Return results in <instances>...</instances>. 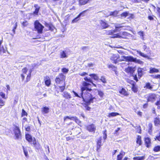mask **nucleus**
<instances>
[{
  "label": "nucleus",
  "mask_w": 160,
  "mask_h": 160,
  "mask_svg": "<svg viewBox=\"0 0 160 160\" xmlns=\"http://www.w3.org/2000/svg\"><path fill=\"white\" fill-rule=\"evenodd\" d=\"M49 108L47 107H44L42 109V112L43 113H47L49 112Z\"/></svg>",
  "instance_id": "f704fd0d"
},
{
  "label": "nucleus",
  "mask_w": 160,
  "mask_h": 160,
  "mask_svg": "<svg viewBox=\"0 0 160 160\" xmlns=\"http://www.w3.org/2000/svg\"><path fill=\"white\" fill-rule=\"evenodd\" d=\"M28 113H27L25 111V110L24 109H22V113H21V116L22 117L24 116H28Z\"/></svg>",
  "instance_id": "a18cd8bd"
},
{
  "label": "nucleus",
  "mask_w": 160,
  "mask_h": 160,
  "mask_svg": "<svg viewBox=\"0 0 160 160\" xmlns=\"http://www.w3.org/2000/svg\"><path fill=\"white\" fill-rule=\"evenodd\" d=\"M159 99L155 102V104L158 106V109H160V96H159Z\"/></svg>",
  "instance_id": "c03bdc74"
},
{
  "label": "nucleus",
  "mask_w": 160,
  "mask_h": 160,
  "mask_svg": "<svg viewBox=\"0 0 160 160\" xmlns=\"http://www.w3.org/2000/svg\"><path fill=\"white\" fill-rule=\"evenodd\" d=\"M62 96L63 98L67 99H69L71 98L70 94L67 92H63Z\"/></svg>",
  "instance_id": "393cba45"
},
{
  "label": "nucleus",
  "mask_w": 160,
  "mask_h": 160,
  "mask_svg": "<svg viewBox=\"0 0 160 160\" xmlns=\"http://www.w3.org/2000/svg\"><path fill=\"white\" fill-rule=\"evenodd\" d=\"M84 80L85 81V82H87L89 83V82H90L95 87H96V85L93 83V81L92 80V79L90 78H88V77H86L84 78Z\"/></svg>",
  "instance_id": "c756f323"
},
{
  "label": "nucleus",
  "mask_w": 160,
  "mask_h": 160,
  "mask_svg": "<svg viewBox=\"0 0 160 160\" xmlns=\"http://www.w3.org/2000/svg\"><path fill=\"white\" fill-rule=\"evenodd\" d=\"M125 152L122 151L118 154L117 157V160H122L123 157L125 155Z\"/></svg>",
  "instance_id": "b1692460"
},
{
  "label": "nucleus",
  "mask_w": 160,
  "mask_h": 160,
  "mask_svg": "<svg viewBox=\"0 0 160 160\" xmlns=\"http://www.w3.org/2000/svg\"><path fill=\"white\" fill-rule=\"evenodd\" d=\"M159 72V69L155 68H150L149 71V73L152 74L154 73H158Z\"/></svg>",
  "instance_id": "cd10ccee"
},
{
  "label": "nucleus",
  "mask_w": 160,
  "mask_h": 160,
  "mask_svg": "<svg viewBox=\"0 0 160 160\" xmlns=\"http://www.w3.org/2000/svg\"><path fill=\"white\" fill-rule=\"evenodd\" d=\"M74 121L80 126L81 127L82 126V122L77 117H76Z\"/></svg>",
  "instance_id": "79ce46f5"
},
{
  "label": "nucleus",
  "mask_w": 160,
  "mask_h": 160,
  "mask_svg": "<svg viewBox=\"0 0 160 160\" xmlns=\"http://www.w3.org/2000/svg\"><path fill=\"white\" fill-rule=\"evenodd\" d=\"M137 132L138 133L141 134L142 133L141 128L140 126L137 127Z\"/></svg>",
  "instance_id": "5fc2aeb1"
},
{
  "label": "nucleus",
  "mask_w": 160,
  "mask_h": 160,
  "mask_svg": "<svg viewBox=\"0 0 160 160\" xmlns=\"http://www.w3.org/2000/svg\"><path fill=\"white\" fill-rule=\"evenodd\" d=\"M153 150L155 152H157L160 151V146L157 145L155 146L153 148Z\"/></svg>",
  "instance_id": "ea45409f"
},
{
  "label": "nucleus",
  "mask_w": 160,
  "mask_h": 160,
  "mask_svg": "<svg viewBox=\"0 0 160 160\" xmlns=\"http://www.w3.org/2000/svg\"><path fill=\"white\" fill-rule=\"evenodd\" d=\"M44 81L45 84L47 86L49 87L51 85V81L49 76H46L44 78Z\"/></svg>",
  "instance_id": "412c9836"
},
{
  "label": "nucleus",
  "mask_w": 160,
  "mask_h": 160,
  "mask_svg": "<svg viewBox=\"0 0 160 160\" xmlns=\"http://www.w3.org/2000/svg\"><path fill=\"white\" fill-rule=\"evenodd\" d=\"M17 22H16L15 24V25H14V27H13V29H12V31L13 32L14 34L15 33V29H16V28L17 27Z\"/></svg>",
  "instance_id": "13d9d810"
},
{
  "label": "nucleus",
  "mask_w": 160,
  "mask_h": 160,
  "mask_svg": "<svg viewBox=\"0 0 160 160\" xmlns=\"http://www.w3.org/2000/svg\"><path fill=\"white\" fill-rule=\"evenodd\" d=\"M31 128L30 126H28L25 128V130L28 132H29Z\"/></svg>",
  "instance_id": "774afa93"
},
{
  "label": "nucleus",
  "mask_w": 160,
  "mask_h": 160,
  "mask_svg": "<svg viewBox=\"0 0 160 160\" xmlns=\"http://www.w3.org/2000/svg\"><path fill=\"white\" fill-rule=\"evenodd\" d=\"M123 26H115L114 30H111L107 31L106 34L108 35L111 36L110 37L112 38H118L119 33L116 32L120 31L119 29L123 27Z\"/></svg>",
  "instance_id": "39448f33"
},
{
  "label": "nucleus",
  "mask_w": 160,
  "mask_h": 160,
  "mask_svg": "<svg viewBox=\"0 0 160 160\" xmlns=\"http://www.w3.org/2000/svg\"><path fill=\"white\" fill-rule=\"evenodd\" d=\"M28 71V69L26 67H24L22 69V74H26Z\"/></svg>",
  "instance_id": "6e6d98bb"
},
{
  "label": "nucleus",
  "mask_w": 160,
  "mask_h": 160,
  "mask_svg": "<svg viewBox=\"0 0 160 160\" xmlns=\"http://www.w3.org/2000/svg\"><path fill=\"white\" fill-rule=\"evenodd\" d=\"M34 28L35 30L38 34H42L43 33V30L44 27L38 21L36 20L34 22Z\"/></svg>",
  "instance_id": "6e6552de"
},
{
  "label": "nucleus",
  "mask_w": 160,
  "mask_h": 160,
  "mask_svg": "<svg viewBox=\"0 0 160 160\" xmlns=\"http://www.w3.org/2000/svg\"><path fill=\"white\" fill-rule=\"evenodd\" d=\"M152 86L153 85H151L149 82H147L145 84L144 86V88L150 90H152L153 88Z\"/></svg>",
  "instance_id": "c85d7f7f"
},
{
  "label": "nucleus",
  "mask_w": 160,
  "mask_h": 160,
  "mask_svg": "<svg viewBox=\"0 0 160 160\" xmlns=\"http://www.w3.org/2000/svg\"><path fill=\"white\" fill-rule=\"evenodd\" d=\"M84 104L85 105L84 107L86 108V110L87 111H89L91 109V108L88 106L89 105H87L86 102H85Z\"/></svg>",
  "instance_id": "bf43d9fd"
},
{
  "label": "nucleus",
  "mask_w": 160,
  "mask_h": 160,
  "mask_svg": "<svg viewBox=\"0 0 160 160\" xmlns=\"http://www.w3.org/2000/svg\"><path fill=\"white\" fill-rule=\"evenodd\" d=\"M107 130H105L103 131V138L104 140H105L107 138Z\"/></svg>",
  "instance_id": "864d4df0"
},
{
  "label": "nucleus",
  "mask_w": 160,
  "mask_h": 160,
  "mask_svg": "<svg viewBox=\"0 0 160 160\" xmlns=\"http://www.w3.org/2000/svg\"><path fill=\"white\" fill-rule=\"evenodd\" d=\"M93 0H78L80 6L92 2Z\"/></svg>",
  "instance_id": "aec40b11"
},
{
  "label": "nucleus",
  "mask_w": 160,
  "mask_h": 160,
  "mask_svg": "<svg viewBox=\"0 0 160 160\" xmlns=\"http://www.w3.org/2000/svg\"><path fill=\"white\" fill-rule=\"evenodd\" d=\"M89 48V47L88 46H83L81 48V49L83 51L86 50Z\"/></svg>",
  "instance_id": "e2e57ef3"
},
{
  "label": "nucleus",
  "mask_w": 160,
  "mask_h": 160,
  "mask_svg": "<svg viewBox=\"0 0 160 160\" xmlns=\"http://www.w3.org/2000/svg\"><path fill=\"white\" fill-rule=\"evenodd\" d=\"M132 76H133V79L134 80H135L136 82H137L138 81V78L137 75L136 74L134 75H133Z\"/></svg>",
  "instance_id": "680f3d73"
},
{
  "label": "nucleus",
  "mask_w": 160,
  "mask_h": 160,
  "mask_svg": "<svg viewBox=\"0 0 160 160\" xmlns=\"http://www.w3.org/2000/svg\"><path fill=\"white\" fill-rule=\"evenodd\" d=\"M79 75L81 76H83L86 75H88V73L85 72H83L82 73H80L79 74Z\"/></svg>",
  "instance_id": "0e129e2a"
},
{
  "label": "nucleus",
  "mask_w": 160,
  "mask_h": 160,
  "mask_svg": "<svg viewBox=\"0 0 160 160\" xmlns=\"http://www.w3.org/2000/svg\"><path fill=\"white\" fill-rule=\"evenodd\" d=\"M100 80L103 83H106V78L104 76H102Z\"/></svg>",
  "instance_id": "4d7b16f0"
},
{
  "label": "nucleus",
  "mask_w": 160,
  "mask_h": 160,
  "mask_svg": "<svg viewBox=\"0 0 160 160\" xmlns=\"http://www.w3.org/2000/svg\"><path fill=\"white\" fill-rule=\"evenodd\" d=\"M7 49L6 48H4L3 47L0 46V53H5L7 51Z\"/></svg>",
  "instance_id": "37998d69"
},
{
  "label": "nucleus",
  "mask_w": 160,
  "mask_h": 160,
  "mask_svg": "<svg viewBox=\"0 0 160 160\" xmlns=\"http://www.w3.org/2000/svg\"><path fill=\"white\" fill-rule=\"evenodd\" d=\"M142 112L139 111L137 112V114L140 117H142Z\"/></svg>",
  "instance_id": "69168bd1"
},
{
  "label": "nucleus",
  "mask_w": 160,
  "mask_h": 160,
  "mask_svg": "<svg viewBox=\"0 0 160 160\" xmlns=\"http://www.w3.org/2000/svg\"><path fill=\"white\" fill-rule=\"evenodd\" d=\"M12 131L14 135V138L16 140L20 139L22 138V132L18 125L13 124Z\"/></svg>",
  "instance_id": "20e7f679"
},
{
  "label": "nucleus",
  "mask_w": 160,
  "mask_h": 160,
  "mask_svg": "<svg viewBox=\"0 0 160 160\" xmlns=\"http://www.w3.org/2000/svg\"><path fill=\"white\" fill-rule=\"evenodd\" d=\"M137 52L138 53V54L140 56L144 58H147V56L146 55H145L142 52H141L140 51H137Z\"/></svg>",
  "instance_id": "8fccbe9b"
},
{
  "label": "nucleus",
  "mask_w": 160,
  "mask_h": 160,
  "mask_svg": "<svg viewBox=\"0 0 160 160\" xmlns=\"http://www.w3.org/2000/svg\"><path fill=\"white\" fill-rule=\"evenodd\" d=\"M61 71L63 73H66L68 72L69 70L67 68H63L62 69Z\"/></svg>",
  "instance_id": "3c124183"
},
{
  "label": "nucleus",
  "mask_w": 160,
  "mask_h": 160,
  "mask_svg": "<svg viewBox=\"0 0 160 160\" xmlns=\"http://www.w3.org/2000/svg\"><path fill=\"white\" fill-rule=\"evenodd\" d=\"M118 13V11L117 10L111 12L110 13L109 16L113 17H116Z\"/></svg>",
  "instance_id": "4c0bfd02"
},
{
  "label": "nucleus",
  "mask_w": 160,
  "mask_h": 160,
  "mask_svg": "<svg viewBox=\"0 0 160 160\" xmlns=\"http://www.w3.org/2000/svg\"><path fill=\"white\" fill-rule=\"evenodd\" d=\"M34 7L35 8V9L34 11L33 12L32 14L34 15H37L38 14L40 8L38 4H34Z\"/></svg>",
  "instance_id": "4be33fe9"
},
{
  "label": "nucleus",
  "mask_w": 160,
  "mask_h": 160,
  "mask_svg": "<svg viewBox=\"0 0 160 160\" xmlns=\"http://www.w3.org/2000/svg\"><path fill=\"white\" fill-rule=\"evenodd\" d=\"M74 131L76 133V134L77 135L80 133L82 131V129L79 127H75V129L74 130Z\"/></svg>",
  "instance_id": "2f4dec72"
},
{
  "label": "nucleus",
  "mask_w": 160,
  "mask_h": 160,
  "mask_svg": "<svg viewBox=\"0 0 160 160\" xmlns=\"http://www.w3.org/2000/svg\"><path fill=\"white\" fill-rule=\"evenodd\" d=\"M90 85V83L85 81H83L82 83V86L80 87L81 92L80 95L74 91H72L76 97L82 98L83 101L86 102V104L88 105H90L91 103H93V100L95 98L92 97L91 93L88 92V91L90 92L92 90L91 88H88V86Z\"/></svg>",
  "instance_id": "f257e3e1"
},
{
  "label": "nucleus",
  "mask_w": 160,
  "mask_h": 160,
  "mask_svg": "<svg viewBox=\"0 0 160 160\" xmlns=\"http://www.w3.org/2000/svg\"><path fill=\"white\" fill-rule=\"evenodd\" d=\"M32 70H30L29 71V72L26 78V80L25 81V82L26 83L30 81L31 76Z\"/></svg>",
  "instance_id": "473e14b6"
},
{
  "label": "nucleus",
  "mask_w": 160,
  "mask_h": 160,
  "mask_svg": "<svg viewBox=\"0 0 160 160\" xmlns=\"http://www.w3.org/2000/svg\"><path fill=\"white\" fill-rule=\"evenodd\" d=\"M152 76H153L152 77V78H153L155 79H159V80H160V74H158L157 75H155L154 76L152 75Z\"/></svg>",
  "instance_id": "052dcab7"
},
{
  "label": "nucleus",
  "mask_w": 160,
  "mask_h": 160,
  "mask_svg": "<svg viewBox=\"0 0 160 160\" xmlns=\"http://www.w3.org/2000/svg\"><path fill=\"white\" fill-rule=\"evenodd\" d=\"M119 93L122 97L128 96L129 95V93L128 91L123 88H122L119 91Z\"/></svg>",
  "instance_id": "2eb2a0df"
},
{
  "label": "nucleus",
  "mask_w": 160,
  "mask_h": 160,
  "mask_svg": "<svg viewBox=\"0 0 160 160\" xmlns=\"http://www.w3.org/2000/svg\"><path fill=\"white\" fill-rule=\"evenodd\" d=\"M44 25L45 26L48 28V30L51 31H53L55 28V27L52 24H48L47 22H45Z\"/></svg>",
  "instance_id": "a878e982"
},
{
  "label": "nucleus",
  "mask_w": 160,
  "mask_h": 160,
  "mask_svg": "<svg viewBox=\"0 0 160 160\" xmlns=\"http://www.w3.org/2000/svg\"><path fill=\"white\" fill-rule=\"evenodd\" d=\"M25 137L26 140L32 145L36 149L38 150L41 148V146L40 144L37 142L35 137H32L31 135L28 133L26 134Z\"/></svg>",
  "instance_id": "7ed1b4c3"
},
{
  "label": "nucleus",
  "mask_w": 160,
  "mask_h": 160,
  "mask_svg": "<svg viewBox=\"0 0 160 160\" xmlns=\"http://www.w3.org/2000/svg\"><path fill=\"white\" fill-rule=\"evenodd\" d=\"M89 75L95 80L98 81L99 79V77L96 74L94 73L90 74Z\"/></svg>",
  "instance_id": "72a5a7b5"
},
{
  "label": "nucleus",
  "mask_w": 160,
  "mask_h": 160,
  "mask_svg": "<svg viewBox=\"0 0 160 160\" xmlns=\"http://www.w3.org/2000/svg\"><path fill=\"white\" fill-rule=\"evenodd\" d=\"M88 10V9H87L80 12L76 17L75 18L72 20V23H73L77 22L79 20V19H78V18L81 16H84L85 15L84 14V12L87 11Z\"/></svg>",
  "instance_id": "a211bd4d"
},
{
  "label": "nucleus",
  "mask_w": 160,
  "mask_h": 160,
  "mask_svg": "<svg viewBox=\"0 0 160 160\" xmlns=\"http://www.w3.org/2000/svg\"><path fill=\"white\" fill-rule=\"evenodd\" d=\"M23 149L25 155L26 157H28V152L26 148L23 147Z\"/></svg>",
  "instance_id": "09e8293b"
},
{
  "label": "nucleus",
  "mask_w": 160,
  "mask_h": 160,
  "mask_svg": "<svg viewBox=\"0 0 160 160\" xmlns=\"http://www.w3.org/2000/svg\"><path fill=\"white\" fill-rule=\"evenodd\" d=\"M127 82L129 84L128 85L131 89L132 91L134 93H137L139 91V88L136 83L133 80L127 79Z\"/></svg>",
  "instance_id": "423d86ee"
},
{
  "label": "nucleus",
  "mask_w": 160,
  "mask_h": 160,
  "mask_svg": "<svg viewBox=\"0 0 160 160\" xmlns=\"http://www.w3.org/2000/svg\"><path fill=\"white\" fill-rule=\"evenodd\" d=\"M128 15V12H122L121 14V17L126 18Z\"/></svg>",
  "instance_id": "49530a36"
},
{
  "label": "nucleus",
  "mask_w": 160,
  "mask_h": 160,
  "mask_svg": "<svg viewBox=\"0 0 160 160\" xmlns=\"http://www.w3.org/2000/svg\"><path fill=\"white\" fill-rule=\"evenodd\" d=\"M132 35L125 31L119 32L118 38L127 39L129 37H131Z\"/></svg>",
  "instance_id": "1a4fd4ad"
},
{
  "label": "nucleus",
  "mask_w": 160,
  "mask_h": 160,
  "mask_svg": "<svg viewBox=\"0 0 160 160\" xmlns=\"http://www.w3.org/2000/svg\"><path fill=\"white\" fill-rule=\"evenodd\" d=\"M86 129L89 132H95L96 130V128L93 124H91L87 125L86 127Z\"/></svg>",
  "instance_id": "f3484780"
},
{
  "label": "nucleus",
  "mask_w": 160,
  "mask_h": 160,
  "mask_svg": "<svg viewBox=\"0 0 160 160\" xmlns=\"http://www.w3.org/2000/svg\"><path fill=\"white\" fill-rule=\"evenodd\" d=\"M102 144V138L100 137L97 142V149H99L100 148Z\"/></svg>",
  "instance_id": "bb28decb"
},
{
  "label": "nucleus",
  "mask_w": 160,
  "mask_h": 160,
  "mask_svg": "<svg viewBox=\"0 0 160 160\" xmlns=\"http://www.w3.org/2000/svg\"><path fill=\"white\" fill-rule=\"evenodd\" d=\"M66 76L63 73H60L57 76L55 79L57 86L54 85L56 91L58 93L59 91L62 92L66 87Z\"/></svg>",
  "instance_id": "f03ea898"
},
{
  "label": "nucleus",
  "mask_w": 160,
  "mask_h": 160,
  "mask_svg": "<svg viewBox=\"0 0 160 160\" xmlns=\"http://www.w3.org/2000/svg\"><path fill=\"white\" fill-rule=\"evenodd\" d=\"M136 143L137 144L138 146H141L142 143V137L139 135H138L137 136L136 138Z\"/></svg>",
  "instance_id": "5701e85b"
},
{
  "label": "nucleus",
  "mask_w": 160,
  "mask_h": 160,
  "mask_svg": "<svg viewBox=\"0 0 160 160\" xmlns=\"http://www.w3.org/2000/svg\"><path fill=\"white\" fill-rule=\"evenodd\" d=\"M138 34L141 36H142V37H143L144 33H143V31H140V32H138Z\"/></svg>",
  "instance_id": "338daca9"
},
{
  "label": "nucleus",
  "mask_w": 160,
  "mask_h": 160,
  "mask_svg": "<svg viewBox=\"0 0 160 160\" xmlns=\"http://www.w3.org/2000/svg\"><path fill=\"white\" fill-rule=\"evenodd\" d=\"M120 114L117 112H112L111 113H109L107 116L108 118L111 117H115L117 115H120Z\"/></svg>",
  "instance_id": "7c9ffc66"
},
{
  "label": "nucleus",
  "mask_w": 160,
  "mask_h": 160,
  "mask_svg": "<svg viewBox=\"0 0 160 160\" xmlns=\"http://www.w3.org/2000/svg\"><path fill=\"white\" fill-rule=\"evenodd\" d=\"M143 139L145 146L148 148L150 147L152 145L151 138L148 137H145Z\"/></svg>",
  "instance_id": "ddd939ff"
},
{
  "label": "nucleus",
  "mask_w": 160,
  "mask_h": 160,
  "mask_svg": "<svg viewBox=\"0 0 160 160\" xmlns=\"http://www.w3.org/2000/svg\"><path fill=\"white\" fill-rule=\"evenodd\" d=\"M0 96L2 98L4 99H6V98L5 94L2 92H0Z\"/></svg>",
  "instance_id": "603ef678"
},
{
  "label": "nucleus",
  "mask_w": 160,
  "mask_h": 160,
  "mask_svg": "<svg viewBox=\"0 0 160 160\" xmlns=\"http://www.w3.org/2000/svg\"><path fill=\"white\" fill-rule=\"evenodd\" d=\"M152 124L151 123H149L148 124V132L151 134L152 132Z\"/></svg>",
  "instance_id": "58836bf2"
},
{
  "label": "nucleus",
  "mask_w": 160,
  "mask_h": 160,
  "mask_svg": "<svg viewBox=\"0 0 160 160\" xmlns=\"http://www.w3.org/2000/svg\"><path fill=\"white\" fill-rule=\"evenodd\" d=\"M108 68H111L112 70L114 71L116 73L117 72V67L112 64H110L108 66Z\"/></svg>",
  "instance_id": "c9c22d12"
},
{
  "label": "nucleus",
  "mask_w": 160,
  "mask_h": 160,
  "mask_svg": "<svg viewBox=\"0 0 160 160\" xmlns=\"http://www.w3.org/2000/svg\"><path fill=\"white\" fill-rule=\"evenodd\" d=\"M119 58V56L118 54H113L111 57L110 59L113 63L116 64L118 62V60Z\"/></svg>",
  "instance_id": "dca6fc26"
},
{
  "label": "nucleus",
  "mask_w": 160,
  "mask_h": 160,
  "mask_svg": "<svg viewBox=\"0 0 160 160\" xmlns=\"http://www.w3.org/2000/svg\"><path fill=\"white\" fill-rule=\"evenodd\" d=\"M68 57L65 51H62L60 53V57L61 58H66Z\"/></svg>",
  "instance_id": "a19ab883"
},
{
  "label": "nucleus",
  "mask_w": 160,
  "mask_h": 160,
  "mask_svg": "<svg viewBox=\"0 0 160 160\" xmlns=\"http://www.w3.org/2000/svg\"><path fill=\"white\" fill-rule=\"evenodd\" d=\"M145 159V156L143 155L142 156H137L134 157L133 159L134 160H144Z\"/></svg>",
  "instance_id": "e433bc0d"
},
{
  "label": "nucleus",
  "mask_w": 160,
  "mask_h": 160,
  "mask_svg": "<svg viewBox=\"0 0 160 160\" xmlns=\"http://www.w3.org/2000/svg\"><path fill=\"white\" fill-rule=\"evenodd\" d=\"M135 71V68L134 67L131 66H128L125 69L124 71L128 74L130 76H132L133 73Z\"/></svg>",
  "instance_id": "9b49d317"
},
{
  "label": "nucleus",
  "mask_w": 160,
  "mask_h": 160,
  "mask_svg": "<svg viewBox=\"0 0 160 160\" xmlns=\"http://www.w3.org/2000/svg\"><path fill=\"white\" fill-rule=\"evenodd\" d=\"M98 94L99 96L101 98H103L104 95V93L101 90H98Z\"/></svg>",
  "instance_id": "de8ad7c7"
},
{
  "label": "nucleus",
  "mask_w": 160,
  "mask_h": 160,
  "mask_svg": "<svg viewBox=\"0 0 160 160\" xmlns=\"http://www.w3.org/2000/svg\"><path fill=\"white\" fill-rule=\"evenodd\" d=\"M100 27L101 29H105L108 28L109 25L108 22L105 20H100L99 21Z\"/></svg>",
  "instance_id": "f8f14e48"
},
{
  "label": "nucleus",
  "mask_w": 160,
  "mask_h": 160,
  "mask_svg": "<svg viewBox=\"0 0 160 160\" xmlns=\"http://www.w3.org/2000/svg\"><path fill=\"white\" fill-rule=\"evenodd\" d=\"M153 123L155 126H160V118L159 115L154 118Z\"/></svg>",
  "instance_id": "6ab92c4d"
},
{
  "label": "nucleus",
  "mask_w": 160,
  "mask_h": 160,
  "mask_svg": "<svg viewBox=\"0 0 160 160\" xmlns=\"http://www.w3.org/2000/svg\"><path fill=\"white\" fill-rule=\"evenodd\" d=\"M122 60L121 61H124L127 62H134L136 63H141L142 61L139 59H137L135 58L132 56H122L121 57Z\"/></svg>",
  "instance_id": "0eeeda50"
},
{
  "label": "nucleus",
  "mask_w": 160,
  "mask_h": 160,
  "mask_svg": "<svg viewBox=\"0 0 160 160\" xmlns=\"http://www.w3.org/2000/svg\"><path fill=\"white\" fill-rule=\"evenodd\" d=\"M145 68L138 67L137 69V73L139 78H140L145 73Z\"/></svg>",
  "instance_id": "4468645a"
},
{
  "label": "nucleus",
  "mask_w": 160,
  "mask_h": 160,
  "mask_svg": "<svg viewBox=\"0 0 160 160\" xmlns=\"http://www.w3.org/2000/svg\"><path fill=\"white\" fill-rule=\"evenodd\" d=\"M157 98V95L154 93H149L147 97V102H153L156 100Z\"/></svg>",
  "instance_id": "9d476101"
}]
</instances>
